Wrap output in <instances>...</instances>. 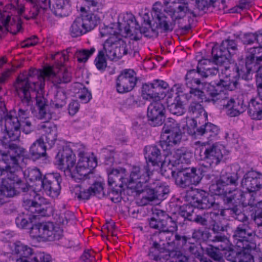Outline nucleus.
<instances>
[{"mask_svg":"<svg viewBox=\"0 0 262 262\" xmlns=\"http://www.w3.org/2000/svg\"><path fill=\"white\" fill-rule=\"evenodd\" d=\"M200 74L195 70L188 71L186 75V85L189 90L198 88L203 82L201 81Z\"/></svg>","mask_w":262,"mask_h":262,"instance_id":"nucleus-35","label":"nucleus"},{"mask_svg":"<svg viewBox=\"0 0 262 262\" xmlns=\"http://www.w3.org/2000/svg\"><path fill=\"white\" fill-rule=\"evenodd\" d=\"M94 47L91 48L90 50L83 49L77 50L74 49L73 53L75 57L79 62H86L89 58L95 52Z\"/></svg>","mask_w":262,"mask_h":262,"instance_id":"nucleus-50","label":"nucleus"},{"mask_svg":"<svg viewBox=\"0 0 262 262\" xmlns=\"http://www.w3.org/2000/svg\"><path fill=\"white\" fill-rule=\"evenodd\" d=\"M214 3H211L209 0H196L195 7L199 10L205 12L208 8L212 6Z\"/></svg>","mask_w":262,"mask_h":262,"instance_id":"nucleus-60","label":"nucleus"},{"mask_svg":"<svg viewBox=\"0 0 262 262\" xmlns=\"http://www.w3.org/2000/svg\"><path fill=\"white\" fill-rule=\"evenodd\" d=\"M238 176L237 173L223 172L216 183L209 186V191L214 195H224L226 206H254L256 193L243 191L237 189Z\"/></svg>","mask_w":262,"mask_h":262,"instance_id":"nucleus-4","label":"nucleus"},{"mask_svg":"<svg viewBox=\"0 0 262 262\" xmlns=\"http://www.w3.org/2000/svg\"><path fill=\"white\" fill-rule=\"evenodd\" d=\"M115 38V36H112L108 38L103 45V51H104V54L108 59L111 60H117L115 53V44H114V40Z\"/></svg>","mask_w":262,"mask_h":262,"instance_id":"nucleus-43","label":"nucleus"},{"mask_svg":"<svg viewBox=\"0 0 262 262\" xmlns=\"http://www.w3.org/2000/svg\"><path fill=\"white\" fill-rule=\"evenodd\" d=\"M188 112L194 117H198L204 112V110L201 102L192 101L189 106Z\"/></svg>","mask_w":262,"mask_h":262,"instance_id":"nucleus-53","label":"nucleus"},{"mask_svg":"<svg viewBox=\"0 0 262 262\" xmlns=\"http://www.w3.org/2000/svg\"><path fill=\"white\" fill-rule=\"evenodd\" d=\"M190 221H193L202 226L208 225L206 212L203 215H197L195 214L193 217H191Z\"/></svg>","mask_w":262,"mask_h":262,"instance_id":"nucleus-61","label":"nucleus"},{"mask_svg":"<svg viewBox=\"0 0 262 262\" xmlns=\"http://www.w3.org/2000/svg\"><path fill=\"white\" fill-rule=\"evenodd\" d=\"M152 184L154 186L157 200L162 201L165 199L169 192V187L158 180L154 182L152 179Z\"/></svg>","mask_w":262,"mask_h":262,"instance_id":"nucleus-39","label":"nucleus"},{"mask_svg":"<svg viewBox=\"0 0 262 262\" xmlns=\"http://www.w3.org/2000/svg\"><path fill=\"white\" fill-rule=\"evenodd\" d=\"M226 210L229 212V213L235 219L242 222L243 223H249L248 222V217L243 213L239 206L233 205L230 207L226 206Z\"/></svg>","mask_w":262,"mask_h":262,"instance_id":"nucleus-44","label":"nucleus"},{"mask_svg":"<svg viewBox=\"0 0 262 262\" xmlns=\"http://www.w3.org/2000/svg\"><path fill=\"white\" fill-rule=\"evenodd\" d=\"M208 92L211 98L206 100L212 102L213 104H220L225 106L228 109L227 113L230 117L237 116L246 109V105H243V102L240 103V102L238 101L236 103L232 99L229 100L224 92H219L213 85H210Z\"/></svg>","mask_w":262,"mask_h":262,"instance_id":"nucleus-12","label":"nucleus"},{"mask_svg":"<svg viewBox=\"0 0 262 262\" xmlns=\"http://www.w3.org/2000/svg\"><path fill=\"white\" fill-rule=\"evenodd\" d=\"M262 62V47H253L248 50L245 59L241 56L238 57L235 68L237 75L245 80L252 79L256 67Z\"/></svg>","mask_w":262,"mask_h":262,"instance_id":"nucleus-10","label":"nucleus"},{"mask_svg":"<svg viewBox=\"0 0 262 262\" xmlns=\"http://www.w3.org/2000/svg\"><path fill=\"white\" fill-rule=\"evenodd\" d=\"M219 131L216 125L208 122L196 127L193 135L195 138L206 139L208 142H211L219 139Z\"/></svg>","mask_w":262,"mask_h":262,"instance_id":"nucleus-24","label":"nucleus"},{"mask_svg":"<svg viewBox=\"0 0 262 262\" xmlns=\"http://www.w3.org/2000/svg\"><path fill=\"white\" fill-rule=\"evenodd\" d=\"M223 146L217 143L200 148L201 171L194 167L182 168L177 171L171 170V173L175 179L176 185L186 188L199 184L202 179V172L208 171L220 163L223 157Z\"/></svg>","mask_w":262,"mask_h":262,"instance_id":"nucleus-3","label":"nucleus"},{"mask_svg":"<svg viewBox=\"0 0 262 262\" xmlns=\"http://www.w3.org/2000/svg\"><path fill=\"white\" fill-rule=\"evenodd\" d=\"M160 262H191L189 257L179 251L167 252L160 258Z\"/></svg>","mask_w":262,"mask_h":262,"instance_id":"nucleus-34","label":"nucleus"},{"mask_svg":"<svg viewBox=\"0 0 262 262\" xmlns=\"http://www.w3.org/2000/svg\"><path fill=\"white\" fill-rule=\"evenodd\" d=\"M38 42V38L36 36H33L24 40L21 43L22 48H28L31 46L36 45Z\"/></svg>","mask_w":262,"mask_h":262,"instance_id":"nucleus-63","label":"nucleus"},{"mask_svg":"<svg viewBox=\"0 0 262 262\" xmlns=\"http://www.w3.org/2000/svg\"><path fill=\"white\" fill-rule=\"evenodd\" d=\"M194 211L193 208L190 205H183L180 208L179 214L185 219L190 221L191 217H193Z\"/></svg>","mask_w":262,"mask_h":262,"instance_id":"nucleus-55","label":"nucleus"},{"mask_svg":"<svg viewBox=\"0 0 262 262\" xmlns=\"http://www.w3.org/2000/svg\"><path fill=\"white\" fill-rule=\"evenodd\" d=\"M151 83L159 96L160 94L162 95L161 90L166 89L168 86V83L162 80L156 79Z\"/></svg>","mask_w":262,"mask_h":262,"instance_id":"nucleus-58","label":"nucleus"},{"mask_svg":"<svg viewBox=\"0 0 262 262\" xmlns=\"http://www.w3.org/2000/svg\"><path fill=\"white\" fill-rule=\"evenodd\" d=\"M78 97L84 103H87L92 98V95L86 88H83L78 95Z\"/></svg>","mask_w":262,"mask_h":262,"instance_id":"nucleus-64","label":"nucleus"},{"mask_svg":"<svg viewBox=\"0 0 262 262\" xmlns=\"http://www.w3.org/2000/svg\"><path fill=\"white\" fill-rule=\"evenodd\" d=\"M168 108L171 114L177 116H181L184 113L183 104L179 97H176L172 103L168 104Z\"/></svg>","mask_w":262,"mask_h":262,"instance_id":"nucleus-45","label":"nucleus"},{"mask_svg":"<svg viewBox=\"0 0 262 262\" xmlns=\"http://www.w3.org/2000/svg\"><path fill=\"white\" fill-rule=\"evenodd\" d=\"M248 112L253 119H262V99L252 98L248 106Z\"/></svg>","mask_w":262,"mask_h":262,"instance_id":"nucleus-32","label":"nucleus"},{"mask_svg":"<svg viewBox=\"0 0 262 262\" xmlns=\"http://www.w3.org/2000/svg\"><path fill=\"white\" fill-rule=\"evenodd\" d=\"M176 9L171 6L164 7L160 2H156L152 7V16L155 21L148 28L140 27L135 17L130 13L121 14L118 18V29L120 33L133 40H139L142 34L146 37H157L159 33L171 31L173 28V16Z\"/></svg>","mask_w":262,"mask_h":262,"instance_id":"nucleus-2","label":"nucleus"},{"mask_svg":"<svg viewBox=\"0 0 262 262\" xmlns=\"http://www.w3.org/2000/svg\"><path fill=\"white\" fill-rule=\"evenodd\" d=\"M212 239L213 242H220L221 244L216 247L209 245L206 248V253L208 256L216 261H220L223 258V253L222 251H227L230 249L228 245L229 242L225 236L216 235Z\"/></svg>","mask_w":262,"mask_h":262,"instance_id":"nucleus-25","label":"nucleus"},{"mask_svg":"<svg viewBox=\"0 0 262 262\" xmlns=\"http://www.w3.org/2000/svg\"><path fill=\"white\" fill-rule=\"evenodd\" d=\"M114 44H115V53L117 59L118 60L121 58L123 56L127 54V49L126 47V43L123 39L117 38L115 37L114 40Z\"/></svg>","mask_w":262,"mask_h":262,"instance_id":"nucleus-46","label":"nucleus"},{"mask_svg":"<svg viewBox=\"0 0 262 262\" xmlns=\"http://www.w3.org/2000/svg\"><path fill=\"white\" fill-rule=\"evenodd\" d=\"M40 203L36 201L29 200L27 202L26 208L32 214H38V215L45 216L47 214V210L42 206V200L46 202L44 198L38 197Z\"/></svg>","mask_w":262,"mask_h":262,"instance_id":"nucleus-36","label":"nucleus"},{"mask_svg":"<svg viewBox=\"0 0 262 262\" xmlns=\"http://www.w3.org/2000/svg\"><path fill=\"white\" fill-rule=\"evenodd\" d=\"M73 193L79 200H88L92 195L90 188L85 189L78 185L74 187Z\"/></svg>","mask_w":262,"mask_h":262,"instance_id":"nucleus-51","label":"nucleus"},{"mask_svg":"<svg viewBox=\"0 0 262 262\" xmlns=\"http://www.w3.org/2000/svg\"><path fill=\"white\" fill-rule=\"evenodd\" d=\"M88 7L89 13L86 15L98 16L99 20L98 23H99L101 16H103L102 10L103 5L102 3L100 1L94 0L90 2V4L88 5Z\"/></svg>","mask_w":262,"mask_h":262,"instance_id":"nucleus-42","label":"nucleus"},{"mask_svg":"<svg viewBox=\"0 0 262 262\" xmlns=\"http://www.w3.org/2000/svg\"><path fill=\"white\" fill-rule=\"evenodd\" d=\"M56 159L57 164L61 166V168L63 169L64 172L76 182L89 179V176L92 173V170L84 166H81V164H77L74 167L75 156L72 150L68 147H64L61 152H58Z\"/></svg>","mask_w":262,"mask_h":262,"instance_id":"nucleus-9","label":"nucleus"},{"mask_svg":"<svg viewBox=\"0 0 262 262\" xmlns=\"http://www.w3.org/2000/svg\"><path fill=\"white\" fill-rule=\"evenodd\" d=\"M89 188L91 192H92V195H96L99 198L104 195L103 184L101 182H96Z\"/></svg>","mask_w":262,"mask_h":262,"instance_id":"nucleus-57","label":"nucleus"},{"mask_svg":"<svg viewBox=\"0 0 262 262\" xmlns=\"http://www.w3.org/2000/svg\"><path fill=\"white\" fill-rule=\"evenodd\" d=\"M241 186L248 191L256 192L262 188V176L255 171L247 172L241 181Z\"/></svg>","mask_w":262,"mask_h":262,"instance_id":"nucleus-23","label":"nucleus"},{"mask_svg":"<svg viewBox=\"0 0 262 262\" xmlns=\"http://www.w3.org/2000/svg\"><path fill=\"white\" fill-rule=\"evenodd\" d=\"M186 99L187 101L192 100V101L202 102L206 99V97L203 91L196 88L188 91V93L186 94Z\"/></svg>","mask_w":262,"mask_h":262,"instance_id":"nucleus-47","label":"nucleus"},{"mask_svg":"<svg viewBox=\"0 0 262 262\" xmlns=\"http://www.w3.org/2000/svg\"><path fill=\"white\" fill-rule=\"evenodd\" d=\"M171 91L172 92H176V93L177 95V97H179V98H180L181 96H184L185 99L186 94L188 93V92H187V91L186 90L185 86L180 83L174 84L171 88Z\"/></svg>","mask_w":262,"mask_h":262,"instance_id":"nucleus-59","label":"nucleus"},{"mask_svg":"<svg viewBox=\"0 0 262 262\" xmlns=\"http://www.w3.org/2000/svg\"><path fill=\"white\" fill-rule=\"evenodd\" d=\"M147 172L146 169H141L138 166H134L128 177L125 168L119 167L112 169L107 172L108 184L110 186L114 184L120 188L126 187L139 192L142 190L143 184H145L149 179V174Z\"/></svg>","mask_w":262,"mask_h":262,"instance_id":"nucleus-6","label":"nucleus"},{"mask_svg":"<svg viewBox=\"0 0 262 262\" xmlns=\"http://www.w3.org/2000/svg\"><path fill=\"white\" fill-rule=\"evenodd\" d=\"M51 2L48 7L52 5V11L55 15L59 17L68 16L71 12V6L68 0H50Z\"/></svg>","mask_w":262,"mask_h":262,"instance_id":"nucleus-30","label":"nucleus"},{"mask_svg":"<svg viewBox=\"0 0 262 262\" xmlns=\"http://www.w3.org/2000/svg\"><path fill=\"white\" fill-rule=\"evenodd\" d=\"M166 241L167 242V244L173 247L177 250H167L161 252L160 254L158 255L155 259L157 262H160V258L162 255L165 254L167 252L171 251H179L180 249L182 248L186 244L187 241V237L184 235H181L179 234H173V236L167 235L165 236ZM183 254V253L180 251Z\"/></svg>","mask_w":262,"mask_h":262,"instance_id":"nucleus-29","label":"nucleus"},{"mask_svg":"<svg viewBox=\"0 0 262 262\" xmlns=\"http://www.w3.org/2000/svg\"><path fill=\"white\" fill-rule=\"evenodd\" d=\"M177 135L176 133L161 134L159 143L163 150H170L173 146L180 143L182 139V132H180V139L178 140L175 138Z\"/></svg>","mask_w":262,"mask_h":262,"instance_id":"nucleus-31","label":"nucleus"},{"mask_svg":"<svg viewBox=\"0 0 262 262\" xmlns=\"http://www.w3.org/2000/svg\"><path fill=\"white\" fill-rule=\"evenodd\" d=\"M151 177H150L149 180H148L144 184H145L147 182H149L150 185V188L146 189L145 190L146 194L143 196L142 197V201H144V204L145 205L148 203L150 202L157 200L156 194L155 193V191L154 189V186L152 184V179H151ZM143 184L142 185V186ZM143 187L141 188L142 190L143 191ZM140 192V191H139Z\"/></svg>","mask_w":262,"mask_h":262,"instance_id":"nucleus-49","label":"nucleus"},{"mask_svg":"<svg viewBox=\"0 0 262 262\" xmlns=\"http://www.w3.org/2000/svg\"><path fill=\"white\" fill-rule=\"evenodd\" d=\"M67 96L63 89L59 87L56 89L54 98L51 100L52 106L56 108H60L64 106L67 102Z\"/></svg>","mask_w":262,"mask_h":262,"instance_id":"nucleus-37","label":"nucleus"},{"mask_svg":"<svg viewBox=\"0 0 262 262\" xmlns=\"http://www.w3.org/2000/svg\"><path fill=\"white\" fill-rule=\"evenodd\" d=\"M165 108L160 101H153L147 108V117L154 126H159L164 120Z\"/></svg>","mask_w":262,"mask_h":262,"instance_id":"nucleus-22","label":"nucleus"},{"mask_svg":"<svg viewBox=\"0 0 262 262\" xmlns=\"http://www.w3.org/2000/svg\"><path fill=\"white\" fill-rule=\"evenodd\" d=\"M253 232L250 229L249 223H242L237 226L234 231L233 237L236 246L239 249H255L256 244L249 239Z\"/></svg>","mask_w":262,"mask_h":262,"instance_id":"nucleus-20","label":"nucleus"},{"mask_svg":"<svg viewBox=\"0 0 262 262\" xmlns=\"http://www.w3.org/2000/svg\"><path fill=\"white\" fill-rule=\"evenodd\" d=\"M177 12L179 13V16H176V18L178 17L181 18L184 17L186 14H192L193 16H195L192 10L190 9L188 6V3L184 2L181 3L178 8L177 10H176L175 13Z\"/></svg>","mask_w":262,"mask_h":262,"instance_id":"nucleus-56","label":"nucleus"},{"mask_svg":"<svg viewBox=\"0 0 262 262\" xmlns=\"http://www.w3.org/2000/svg\"><path fill=\"white\" fill-rule=\"evenodd\" d=\"M240 252L228 251L224 254L228 260L232 262H255L250 252L254 249H241Z\"/></svg>","mask_w":262,"mask_h":262,"instance_id":"nucleus-27","label":"nucleus"},{"mask_svg":"<svg viewBox=\"0 0 262 262\" xmlns=\"http://www.w3.org/2000/svg\"><path fill=\"white\" fill-rule=\"evenodd\" d=\"M142 92L143 98L147 100L161 98L156 90L154 89V86L151 83L144 84L142 86Z\"/></svg>","mask_w":262,"mask_h":262,"instance_id":"nucleus-48","label":"nucleus"},{"mask_svg":"<svg viewBox=\"0 0 262 262\" xmlns=\"http://www.w3.org/2000/svg\"><path fill=\"white\" fill-rule=\"evenodd\" d=\"M98 16L82 15L73 22L70 32L73 37H77L93 30L98 24Z\"/></svg>","mask_w":262,"mask_h":262,"instance_id":"nucleus-17","label":"nucleus"},{"mask_svg":"<svg viewBox=\"0 0 262 262\" xmlns=\"http://www.w3.org/2000/svg\"><path fill=\"white\" fill-rule=\"evenodd\" d=\"M137 81L136 73L133 70L125 69L116 79V90L120 94L130 92L136 85Z\"/></svg>","mask_w":262,"mask_h":262,"instance_id":"nucleus-21","label":"nucleus"},{"mask_svg":"<svg viewBox=\"0 0 262 262\" xmlns=\"http://www.w3.org/2000/svg\"><path fill=\"white\" fill-rule=\"evenodd\" d=\"M149 225L150 228L159 231L160 238H163L166 234L173 236V233L178 230L176 220L162 210L158 211L156 217L150 219Z\"/></svg>","mask_w":262,"mask_h":262,"instance_id":"nucleus-13","label":"nucleus"},{"mask_svg":"<svg viewBox=\"0 0 262 262\" xmlns=\"http://www.w3.org/2000/svg\"><path fill=\"white\" fill-rule=\"evenodd\" d=\"M237 51V45L234 40H223L219 47L212 48L211 54L213 61L215 64H224L223 61L227 60L228 64H232L230 62V58Z\"/></svg>","mask_w":262,"mask_h":262,"instance_id":"nucleus-16","label":"nucleus"},{"mask_svg":"<svg viewBox=\"0 0 262 262\" xmlns=\"http://www.w3.org/2000/svg\"><path fill=\"white\" fill-rule=\"evenodd\" d=\"M13 18L11 19V15L7 11H0V35L7 31H9L10 25L14 23Z\"/></svg>","mask_w":262,"mask_h":262,"instance_id":"nucleus-41","label":"nucleus"},{"mask_svg":"<svg viewBox=\"0 0 262 262\" xmlns=\"http://www.w3.org/2000/svg\"><path fill=\"white\" fill-rule=\"evenodd\" d=\"M30 235L33 238H40L45 241H54L62 236V231L55 227L52 222L38 223L33 225L30 229Z\"/></svg>","mask_w":262,"mask_h":262,"instance_id":"nucleus-14","label":"nucleus"},{"mask_svg":"<svg viewBox=\"0 0 262 262\" xmlns=\"http://www.w3.org/2000/svg\"><path fill=\"white\" fill-rule=\"evenodd\" d=\"M95 64L97 69L100 71H104L107 66L106 60L105 58L104 52L100 50L95 59Z\"/></svg>","mask_w":262,"mask_h":262,"instance_id":"nucleus-52","label":"nucleus"},{"mask_svg":"<svg viewBox=\"0 0 262 262\" xmlns=\"http://www.w3.org/2000/svg\"><path fill=\"white\" fill-rule=\"evenodd\" d=\"M192 157V154L185 148H181L176 150L173 153L168 155L169 165L175 166L183 162L188 163Z\"/></svg>","mask_w":262,"mask_h":262,"instance_id":"nucleus-28","label":"nucleus"},{"mask_svg":"<svg viewBox=\"0 0 262 262\" xmlns=\"http://www.w3.org/2000/svg\"><path fill=\"white\" fill-rule=\"evenodd\" d=\"M223 210H217L213 212H207L206 215L208 222V225L213 227L212 230L214 231L219 232L220 231H224L225 227H220L219 223L221 219L224 216Z\"/></svg>","mask_w":262,"mask_h":262,"instance_id":"nucleus-33","label":"nucleus"},{"mask_svg":"<svg viewBox=\"0 0 262 262\" xmlns=\"http://www.w3.org/2000/svg\"><path fill=\"white\" fill-rule=\"evenodd\" d=\"M79 160L77 164L84 166L87 168L92 170L97 166V161L95 158L90 157L84 151L78 152Z\"/></svg>","mask_w":262,"mask_h":262,"instance_id":"nucleus-40","label":"nucleus"},{"mask_svg":"<svg viewBox=\"0 0 262 262\" xmlns=\"http://www.w3.org/2000/svg\"><path fill=\"white\" fill-rule=\"evenodd\" d=\"M180 132L181 130L179 124L174 119L169 118L163 127L161 134L176 133L177 136L175 138L178 140L180 139Z\"/></svg>","mask_w":262,"mask_h":262,"instance_id":"nucleus-38","label":"nucleus"},{"mask_svg":"<svg viewBox=\"0 0 262 262\" xmlns=\"http://www.w3.org/2000/svg\"><path fill=\"white\" fill-rule=\"evenodd\" d=\"M193 200L195 206L200 209H207L211 207L217 209L219 207V204L215 202L214 198L206 194L204 191L198 192L195 194Z\"/></svg>","mask_w":262,"mask_h":262,"instance_id":"nucleus-26","label":"nucleus"},{"mask_svg":"<svg viewBox=\"0 0 262 262\" xmlns=\"http://www.w3.org/2000/svg\"><path fill=\"white\" fill-rule=\"evenodd\" d=\"M34 72L36 73L35 71H31L28 74H20L14 84L15 91L20 102L18 106L17 115L14 116L15 112L10 111L9 115L6 118L5 130L7 134L4 137L3 142L8 146L9 149L10 145L12 144L18 146L12 142L19 140L20 129L26 134H29L33 130V126L29 120V107L31 104L32 98L34 95L38 111V118L49 120L52 118L48 101L39 92V90L41 89V83L32 82L31 84V78Z\"/></svg>","mask_w":262,"mask_h":262,"instance_id":"nucleus-1","label":"nucleus"},{"mask_svg":"<svg viewBox=\"0 0 262 262\" xmlns=\"http://www.w3.org/2000/svg\"><path fill=\"white\" fill-rule=\"evenodd\" d=\"M24 175L27 180L34 183L35 191H43L52 198L60 194L62 179L59 173H49L42 176L38 169L29 168L24 171Z\"/></svg>","mask_w":262,"mask_h":262,"instance_id":"nucleus-7","label":"nucleus"},{"mask_svg":"<svg viewBox=\"0 0 262 262\" xmlns=\"http://www.w3.org/2000/svg\"><path fill=\"white\" fill-rule=\"evenodd\" d=\"M37 129L43 133V137L36 140L30 146L28 158L36 161L41 157L46 156L47 146L48 144L51 148L55 144L57 137L56 126L48 121H45L37 125Z\"/></svg>","mask_w":262,"mask_h":262,"instance_id":"nucleus-8","label":"nucleus"},{"mask_svg":"<svg viewBox=\"0 0 262 262\" xmlns=\"http://www.w3.org/2000/svg\"><path fill=\"white\" fill-rule=\"evenodd\" d=\"M217 68L215 67H207L201 68V70L198 72L202 78H206L210 76L215 75L217 73H220L219 70L220 66L216 64Z\"/></svg>","mask_w":262,"mask_h":262,"instance_id":"nucleus-54","label":"nucleus"},{"mask_svg":"<svg viewBox=\"0 0 262 262\" xmlns=\"http://www.w3.org/2000/svg\"><path fill=\"white\" fill-rule=\"evenodd\" d=\"M25 149L20 146L10 145V149L6 151L0 152V159L7 164L9 170L6 177L2 178L0 185V194L3 199L5 198H12L17 194V191L15 185H19V188L23 192L28 191L29 187L18 178L16 172L20 169L19 161L21 157H25Z\"/></svg>","mask_w":262,"mask_h":262,"instance_id":"nucleus-5","label":"nucleus"},{"mask_svg":"<svg viewBox=\"0 0 262 262\" xmlns=\"http://www.w3.org/2000/svg\"><path fill=\"white\" fill-rule=\"evenodd\" d=\"M31 71L36 72L32 74L31 78V84L32 82H38L41 83L42 87L41 90H39V92L41 93L43 88V81L45 79H48L52 81L55 89L59 87V85L62 83H67L71 81L72 75L71 72L68 70L60 68V69L55 73L51 67H45L42 70L39 72L36 70H30L28 72H24V73H29Z\"/></svg>","mask_w":262,"mask_h":262,"instance_id":"nucleus-11","label":"nucleus"},{"mask_svg":"<svg viewBox=\"0 0 262 262\" xmlns=\"http://www.w3.org/2000/svg\"><path fill=\"white\" fill-rule=\"evenodd\" d=\"M224 64H217L220 66V81L216 83L219 88H224L226 90L233 91L238 84L237 77H241L237 75L235 64H228L227 60L223 61Z\"/></svg>","mask_w":262,"mask_h":262,"instance_id":"nucleus-15","label":"nucleus"},{"mask_svg":"<svg viewBox=\"0 0 262 262\" xmlns=\"http://www.w3.org/2000/svg\"><path fill=\"white\" fill-rule=\"evenodd\" d=\"M144 156L146 160L147 165L141 169H147L149 179L152 176L154 172L158 171L163 165L162 156L160 149L155 145L146 146L144 148Z\"/></svg>","mask_w":262,"mask_h":262,"instance_id":"nucleus-18","label":"nucleus"},{"mask_svg":"<svg viewBox=\"0 0 262 262\" xmlns=\"http://www.w3.org/2000/svg\"><path fill=\"white\" fill-rule=\"evenodd\" d=\"M75 218L74 214L71 211H67L60 216V223L63 225L68 224L71 221Z\"/></svg>","mask_w":262,"mask_h":262,"instance_id":"nucleus-62","label":"nucleus"},{"mask_svg":"<svg viewBox=\"0 0 262 262\" xmlns=\"http://www.w3.org/2000/svg\"><path fill=\"white\" fill-rule=\"evenodd\" d=\"M15 254L25 262H51V256L43 252L34 253L33 249L28 246L23 244L20 242L15 244L13 250Z\"/></svg>","mask_w":262,"mask_h":262,"instance_id":"nucleus-19","label":"nucleus"}]
</instances>
